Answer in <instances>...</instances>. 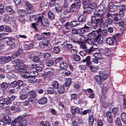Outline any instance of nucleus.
Here are the masks:
<instances>
[{
    "label": "nucleus",
    "mask_w": 126,
    "mask_h": 126,
    "mask_svg": "<svg viewBox=\"0 0 126 126\" xmlns=\"http://www.w3.org/2000/svg\"><path fill=\"white\" fill-rule=\"evenodd\" d=\"M79 24V21H74L70 23V25L71 27H75L78 26Z\"/></svg>",
    "instance_id": "obj_24"
},
{
    "label": "nucleus",
    "mask_w": 126,
    "mask_h": 126,
    "mask_svg": "<svg viewBox=\"0 0 126 126\" xmlns=\"http://www.w3.org/2000/svg\"><path fill=\"white\" fill-rule=\"evenodd\" d=\"M96 49V48L94 47L93 46L90 47L89 49L86 50L87 53L92 54L93 52V51H94V50Z\"/></svg>",
    "instance_id": "obj_32"
},
{
    "label": "nucleus",
    "mask_w": 126,
    "mask_h": 126,
    "mask_svg": "<svg viewBox=\"0 0 126 126\" xmlns=\"http://www.w3.org/2000/svg\"><path fill=\"white\" fill-rule=\"evenodd\" d=\"M101 10H101V12H104L106 9V6L104 4H101Z\"/></svg>",
    "instance_id": "obj_61"
},
{
    "label": "nucleus",
    "mask_w": 126,
    "mask_h": 126,
    "mask_svg": "<svg viewBox=\"0 0 126 126\" xmlns=\"http://www.w3.org/2000/svg\"><path fill=\"white\" fill-rule=\"evenodd\" d=\"M40 55L43 56V57L45 59H48L51 56V54L47 52L45 53H42L40 52Z\"/></svg>",
    "instance_id": "obj_19"
},
{
    "label": "nucleus",
    "mask_w": 126,
    "mask_h": 126,
    "mask_svg": "<svg viewBox=\"0 0 126 126\" xmlns=\"http://www.w3.org/2000/svg\"><path fill=\"white\" fill-rule=\"evenodd\" d=\"M85 42L90 45L96 46L95 44H94L95 41L93 39H87L85 41Z\"/></svg>",
    "instance_id": "obj_17"
},
{
    "label": "nucleus",
    "mask_w": 126,
    "mask_h": 126,
    "mask_svg": "<svg viewBox=\"0 0 126 126\" xmlns=\"http://www.w3.org/2000/svg\"><path fill=\"white\" fill-rule=\"evenodd\" d=\"M27 124V121L24 120L20 122L19 126H26Z\"/></svg>",
    "instance_id": "obj_56"
},
{
    "label": "nucleus",
    "mask_w": 126,
    "mask_h": 126,
    "mask_svg": "<svg viewBox=\"0 0 126 126\" xmlns=\"http://www.w3.org/2000/svg\"><path fill=\"white\" fill-rule=\"evenodd\" d=\"M8 86V85L6 82H3L1 85V88L2 90H4L7 88Z\"/></svg>",
    "instance_id": "obj_44"
},
{
    "label": "nucleus",
    "mask_w": 126,
    "mask_h": 126,
    "mask_svg": "<svg viewBox=\"0 0 126 126\" xmlns=\"http://www.w3.org/2000/svg\"><path fill=\"white\" fill-rule=\"evenodd\" d=\"M66 85L63 84L62 86L60 87L58 89V91L60 94H63L65 92V89L67 88L66 86Z\"/></svg>",
    "instance_id": "obj_14"
},
{
    "label": "nucleus",
    "mask_w": 126,
    "mask_h": 126,
    "mask_svg": "<svg viewBox=\"0 0 126 126\" xmlns=\"http://www.w3.org/2000/svg\"><path fill=\"white\" fill-rule=\"evenodd\" d=\"M30 74L31 76L32 77L36 76L38 75V73L36 71H32L31 72Z\"/></svg>",
    "instance_id": "obj_62"
},
{
    "label": "nucleus",
    "mask_w": 126,
    "mask_h": 126,
    "mask_svg": "<svg viewBox=\"0 0 126 126\" xmlns=\"http://www.w3.org/2000/svg\"><path fill=\"white\" fill-rule=\"evenodd\" d=\"M121 118L122 122L125 124H126V113L123 112L121 114Z\"/></svg>",
    "instance_id": "obj_16"
},
{
    "label": "nucleus",
    "mask_w": 126,
    "mask_h": 126,
    "mask_svg": "<svg viewBox=\"0 0 126 126\" xmlns=\"http://www.w3.org/2000/svg\"><path fill=\"white\" fill-rule=\"evenodd\" d=\"M6 9L9 14L12 15L14 13V11L9 6H7Z\"/></svg>",
    "instance_id": "obj_22"
},
{
    "label": "nucleus",
    "mask_w": 126,
    "mask_h": 126,
    "mask_svg": "<svg viewBox=\"0 0 126 126\" xmlns=\"http://www.w3.org/2000/svg\"><path fill=\"white\" fill-rule=\"evenodd\" d=\"M98 73V75L95 76V78L97 84L99 85H101L103 81L106 80L108 79V76L103 71H99Z\"/></svg>",
    "instance_id": "obj_1"
},
{
    "label": "nucleus",
    "mask_w": 126,
    "mask_h": 126,
    "mask_svg": "<svg viewBox=\"0 0 126 126\" xmlns=\"http://www.w3.org/2000/svg\"><path fill=\"white\" fill-rule=\"evenodd\" d=\"M96 41L99 44H101L103 42V38L100 33L97 35L96 37Z\"/></svg>",
    "instance_id": "obj_10"
},
{
    "label": "nucleus",
    "mask_w": 126,
    "mask_h": 126,
    "mask_svg": "<svg viewBox=\"0 0 126 126\" xmlns=\"http://www.w3.org/2000/svg\"><path fill=\"white\" fill-rule=\"evenodd\" d=\"M54 63V62L52 60H47L46 63V65L48 66H50L53 65Z\"/></svg>",
    "instance_id": "obj_41"
},
{
    "label": "nucleus",
    "mask_w": 126,
    "mask_h": 126,
    "mask_svg": "<svg viewBox=\"0 0 126 126\" xmlns=\"http://www.w3.org/2000/svg\"><path fill=\"white\" fill-rule=\"evenodd\" d=\"M40 126H50V123L48 122H46L44 123L43 121L40 123Z\"/></svg>",
    "instance_id": "obj_45"
},
{
    "label": "nucleus",
    "mask_w": 126,
    "mask_h": 126,
    "mask_svg": "<svg viewBox=\"0 0 126 126\" xmlns=\"http://www.w3.org/2000/svg\"><path fill=\"white\" fill-rule=\"evenodd\" d=\"M4 30L5 32H11L12 31L11 28L8 26H6L5 27Z\"/></svg>",
    "instance_id": "obj_64"
},
{
    "label": "nucleus",
    "mask_w": 126,
    "mask_h": 126,
    "mask_svg": "<svg viewBox=\"0 0 126 126\" xmlns=\"http://www.w3.org/2000/svg\"><path fill=\"white\" fill-rule=\"evenodd\" d=\"M52 85L54 88L57 89L59 87V84L58 82L55 81H54L52 83Z\"/></svg>",
    "instance_id": "obj_50"
},
{
    "label": "nucleus",
    "mask_w": 126,
    "mask_h": 126,
    "mask_svg": "<svg viewBox=\"0 0 126 126\" xmlns=\"http://www.w3.org/2000/svg\"><path fill=\"white\" fill-rule=\"evenodd\" d=\"M94 16H95L96 17H97L99 18L103 19L104 18V15L102 13H100L99 12L97 11H95L94 14Z\"/></svg>",
    "instance_id": "obj_12"
},
{
    "label": "nucleus",
    "mask_w": 126,
    "mask_h": 126,
    "mask_svg": "<svg viewBox=\"0 0 126 126\" xmlns=\"http://www.w3.org/2000/svg\"><path fill=\"white\" fill-rule=\"evenodd\" d=\"M10 99V98L9 97L5 98V103L6 105H9L12 103Z\"/></svg>",
    "instance_id": "obj_37"
},
{
    "label": "nucleus",
    "mask_w": 126,
    "mask_h": 126,
    "mask_svg": "<svg viewBox=\"0 0 126 126\" xmlns=\"http://www.w3.org/2000/svg\"><path fill=\"white\" fill-rule=\"evenodd\" d=\"M17 85V82L16 81H14L11 83L10 85L11 87L13 88L15 87Z\"/></svg>",
    "instance_id": "obj_63"
},
{
    "label": "nucleus",
    "mask_w": 126,
    "mask_h": 126,
    "mask_svg": "<svg viewBox=\"0 0 126 126\" xmlns=\"http://www.w3.org/2000/svg\"><path fill=\"white\" fill-rule=\"evenodd\" d=\"M71 82V79L70 78H68L66 79V82L65 83L63 84L66 85V86L67 87V89L68 87L70 85Z\"/></svg>",
    "instance_id": "obj_31"
},
{
    "label": "nucleus",
    "mask_w": 126,
    "mask_h": 126,
    "mask_svg": "<svg viewBox=\"0 0 126 126\" xmlns=\"http://www.w3.org/2000/svg\"><path fill=\"white\" fill-rule=\"evenodd\" d=\"M3 21L5 22H7L9 20L10 18L7 15H3Z\"/></svg>",
    "instance_id": "obj_55"
},
{
    "label": "nucleus",
    "mask_w": 126,
    "mask_h": 126,
    "mask_svg": "<svg viewBox=\"0 0 126 126\" xmlns=\"http://www.w3.org/2000/svg\"><path fill=\"white\" fill-rule=\"evenodd\" d=\"M11 59V58L10 56L2 57L0 58V60L2 63H6L9 62Z\"/></svg>",
    "instance_id": "obj_9"
},
{
    "label": "nucleus",
    "mask_w": 126,
    "mask_h": 126,
    "mask_svg": "<svg viewBox=\"0 0 126 126\" xmlns=\"http://www.w3.org/2000/svg\"><path fill=\"white\" fill-rule=\"evenodd\" d=\"M103 23V19L95 18L91 20L92 27L94 29H96L97 27V25L100 23V26H101V25Z\"/></svg>",
    "instance_id": "obj_3"
},
{
    "label": "nucleus",
    "mask_w": 126,
    "mask_h": 126,
    "mask_svg": "<svg viewBox=\"0 0 126 126\" xmlns=\"http://www.w3.org/2000/svg\"><path fill=\"white\" fill-rule=\"evenodd\" d=\"M66 18H65L61 17L60 19V21L63 25H65L66 22Z\"/></svg>",
    "instance_id": "obj_49"
},
{
    "label": "nucleus",
    "mask_w": 126,
    "mask_h": 126,
    "mask_svg": "<svg viewBox=\"0 0 126 126\" xmlns=\"http://www.w3.org/2000/svg\"><path fill=\"white\" fill-rule=\"evenodd\" d=\"M60 51V48L58 47H55L53 48V52L55 53L58 54L59 53Z\"/></svg>",
    "instance_id": "obj_36"
},
{
    "label": "nucleus",
    "mask_w": 126,
    "mask_h": 126,
    "mask_svg": "<svg viewBox=\"0 0 126 126\" xmlns=\"http://www.w3.org/2000/svg\"><path fill=\"white\" fill-rule=\"evenodd\" d=\"M48 15L49 19L50 20H53L54 19V15L51 11H49L48 12Z\"/></svg>",
    "instance_id": "obj_40"
},
{
    "label": "nucleus",
    "mask_w": 126,
    "mask_h": 126,
    "mask_svg": "<svg viewBox=\"0 0 126 126\" xmlns=\"http://www.w3.org/2000/svg\"><path fill=\"white\" fill-rule=\"evenodd\" d=\"M89 69H90L91 71L93 72H95L96 71V70L98 69V66H92L90 65H88Z\"/></svg>",
    "instance_id": "obj_27"
},
{
    "label": "nucleus",
    "mask_w": 126,
    "mask_h": 126,
    "mask_svg": "<svg viewBox=\"0 0 126 126\" xmlns=\"http://www.w3.org/2000/svg\"><path fill=\"white\" fill-rule=\"evenodd\" d=\"M3 118L4 121L5 122V123L6 124L10 125L11 123V120L9 118V117L8 116H3Z\"/></svg>",
    "instance_id": "obj_18"
},
{
    "label": "nucleus",
    "mask_w": 126,
    "mask_h": 126,
    "mask_svg": "<svg viewBox=\"0 0 126 126\" xmlns=\"http://www.w3.org/2000/svg\"><path fill=\"white\" fill-rule=\"evenodd\" d=\"M118 112V109L117 107H114L112 109V112L113 115H117Z\"/></svg>",
    "instance_id": "obj_48"
},
{
    "label": "nucleus",
    "mask_w": 126,
    "mask_h": 126,
    "mask_svg": "<svg viewBox=\"0 0 126 126\" xmlns=\"http://www.w3.org/2000/svg\"><path fill=\"white\" fill-rule=\"evenodd\" d=\"M103 102V106L105 108H107L109 106L111 105L112 104V103L110 102V100L106 102V101Z\"/></svg>",
    "instance_id": "obj_35"
},
{
    "label": "nucleus",
    "mask_w": 126,
    "mask_h": 126,
    "mask_svg": "<svg viewBox=\"0 0 126 126\" xmlns=\"http://www.w3.org/2000/svg\"><path fill=\"white\" fill-rule=\"evenodd\" d=\"M12 63L15 66V68L17 69L21 65H23V63L22 61L19 59H16L12 62Z\"/></svg>",
    "instance_id": "obj_4"
},
{
    "label": "nucleus",
    "mask_w": 126,
    "mask_h": 126,
    "mask_svg": "<svg viewBox=\"0 0 126 126\" xmlns=\"http://www.w3.org/2000/svg\"><path fill=\"white\" fill-rule=\"evenodd\" d=\"M114 38L109 37L106 39L107 43L109 45H111L114 44Z\"/></svg>",
    "instance_id": "obj_11"
},
{
    "label": "nucleus",
    "mask_w": 126,
    "mask_h": 126,
    "mask_svg": "<svg viewBox=\"0 0 126 126\" xmlns=\"http://www.w3.org/2000/svg\"><path fill=\"white\" fill-rule=\"evenodd\" d=\"M72 44H67L65 46V48L66 50L70 51L73 48Z\"/></svg>",
    "instance_id": "obj_28"
},
{
    "label": "nucleus",
    "mask_w": 126,
    "mask_h": 126,
    "mask_svg": "<svg viewBox=\"0 0 126 126\" xmlns=\"http://www.w3.org/2000/svg\"><path fill=\"white\" fill-rule=\"evenodd\" d=\"M25 3L27 7V11L28 14L32 13L34 11V9L32 5L29 3L28 2L26 1Z\"/></svg>",
    "instance_id": "obj_5"
},
{
    "label": "nucleus",
    "mask_w": 126,
    "mask_h": 126,
    "mask_svg": "<svg viewBox=\"0 0 126 126\" xmlns=\"http://www.w3.org/2000/svg\"><path fill=\"white\" fill-rule=\"evenodd\" d=\"M96 6V2L92 3L90 4L88 6V7L84 6V8L86 7V8H90L91 9H93Z\"/></svg>",
    "instance_id": "obj_26"
},
{
    "label": "nucleus",
    "mask_w": 126,
    "mask_h": 126,
    "mask_svg": "<svg viewBox=\"0 0 126 126\" xmlns=\"http://www.w3.org/2000/svg\"><path fill=\"white\" fill-rule=\"evenodd\" d=\"M71 111L72 114H74L76 113H79V109L78 107L72 108Z\"/></svg>",
    "instance_id": "obj_23"
},
{
    "label": "nucleus",
    "mask_w": 126,
    "mask_h": 126,
    "mask_svg": "<svg viewBox=\"0 0 126 126\" xmlns=\"http://www.w3.org/2000/svg\"><path fill=\"white\" fill-rule=\"evenodd\" d=\"M90 29L89 27L85 25L81 29L79 30V31L80 32V33L83 34L84 32H87L89 31Z\"/></svg>",
    "instance_id": "obj_6"
},
{
    "label": "nucleus",
    "mask_w": 126,
    "mask_h": 126,
    "mask_svg": "<svg viewBox=\"0 0 126 126\" xmlns=\"http://www.w3.org/2000/svg\"><path fill=\"white\" fill-rule=\"evenodd\" d=\"M74 60L76 61H79L80 59V56L77 55H74L73 56Z\"/></svg>",
    "instance_id": "obj_54"
},
{
    "label": "nucleus",
    "mask_w": 126,
    "mask_h": 126,
    "mask_svg": "<svg viewBox=\"0 0 126 126\" xmlns=\"http://www.w3.org/2000/svg\"><path fill=\"white\" fill-rule=\"evenodd\" d=\"M39 17L38 18V20L37 21V22L36 23H33L31 25L32 27L33 28H34L35 30H36L37 28H39Z\"/></svg>",
    "instance_id": "obj_21"
},
{
    "label": "nucleus",
    "mask_w": 126,
    "mask_h": 126,
    "mask_svg": "<svg viewBox=\"0 0 126 126\" xmlns=\"http://www.w3.org/2000/svg\"><path fill=\"white\" fill-rule=\"evenodd\" d=\"M91 57L89 56H87L85 59V62H86L87 64L88 65H89L91 64L90 62V59Z\"/></svg>",
    "instance_id": "obj_53"
},
{
    "label": "nucleus",
    "mask_w": 126,
    "mask_h": 126,
    "mask_svg": "<svg viewBox=\"0 0 126 126\" xmlns=\"http://www.w3.org/2000/svg\"><path fill=\"white\" fill-rule=\"evenodd\" d=\"M108 88L106 87H103L102 89L101 92L102 94H105L107 91Z\"/></svg>",
    "instance_id": "obj_60"
},
{
    "label": "nucleus",
    "mask_w": 126,
    "mask_h": 126,
    "mask_svg": "<svg viewBox=\"0 0 126 126\" xmlns=\"http://www.w3.org/2000/svg\"><path fill=\"white\" fill-rule=\"evenodd\" d=\"M74 42L77 43L79 45H80V47L81 48L83 49H85L86 48V43H83L79 41H74Z\"/></svg>",
    "instance_id": "obj_20"
},
{
    "label": "nucleus",
    "mask_w": 126,
    "mask_h": 126,
    "mask_svg": "<svg viewBox=\"0 0 126 126\" xmlns=\"http://www.w3.org/2000/svg\"><path fill=\"white\" fill-rule=\"evenodd\" d=\"M16 69L18 71L19 73H25L27 71L26 69L24 68L23 65H21L18 68Z\"/></svg>",
    "instance_id": "obj_13"
},
{
    "label": "nucleus",
    "mask_w": 126,
    "mask_h": 126,
    "mask_svg": "<svg viewBox=\"0 0 126 126\" xmlns=\"http://www.w3.org/2000/svg\"><path fill=\"white\" fill-rule=\"evenodd\" d=\"M63 58L62 57H60L57 58L55 60V63H58L62 62L63 61Z\"/></svg>",
    "instance_id": "obj_58"
},
{
    "label": "nucleus",
    "mask_w": 126,
    "mask_h": 126,
    "mask_svg": "<svg viewBox=\"0 0 126 126\" xmlns=\"http://www.w3.org/2000/svg\"><path fill=\"white\" fill-rule=\"evenodd\" d=\"M50 111L51 114L55 116L57 115L58 114L56 110L53 108H51L50 109Z\"/></svg>",
    "instance_id": "obj_52"
},
{
    "label": "nucleus",
    "mask_w": 126,
    "mask_h": 126,
    "mask_svg": "<svg viewBox=\"0 0 126 126\" xmlns=\"http://www.w3.org/2000/svg\"><path fill=\"white\" fill-rule=\"evenodd\" d=\"M78 20L79 22H82L84 21L85 20V17L83 16H79Z\"/></svg>",
    "instance_id": "obj_46"
},
{
    "label": "nucleus",
    "mask_w": 126,
    "mask_h": 126,
    "mask_svg": "<svg viewBox=\"0 0 126 126\" xmlns=\"http://www.w3.org/2000/svg\"><path fill=\"white\" fill-rule=\"evenodd\" d=\"M6 34L5 33L0 34V40H2L3 39L7 38V37H6Z\"/></svg>",
    "instance_id": "obj_59"
},
{
    "label": "nucleus",
    "mask_w": 126,
    "mask_h": 126,
    "mask_svg": "<svg viewBox=\"0 0 126 126\" xmlns=\"http://www.w3.org/2000/svg\"><path fill=\"white\" fill-rule=\"evenodd\" d=\"M7 44L12 48L15 47L16 45L14 42L12 41H8L7 42Z\"/></svg>",
    "instance_id": "obj_34"
},
{
    "label": "nucleus",
    "mask_w": 126,
    "mask_h": 126,
    "mask_svg": "<svg viewBox=\"0 0 126 126\" xmlns=\"http://www.w3.org/2000/svg\"><path fill=\"white\" fill-rule=\"evenodd\" d=\"M18 13L19 14L22 16H24L26 14V11L23 9L19 10L18 11Z\"/></svg>",
    "instance_id": "obj_29"
},
{
    "label": "nucleus",
    "mask_w": 126,
    "mask_h": 126,
    "mask_svg": "<svg viewBox=\"0 0 126 126\" xmlns=\"http://www.w3.org/2000/svg\"><path fill=\"white\" fill-rule=\"evenodd\" d=\"M29 81L31 83H34L36 81L37 79L34 77H29L28 79Z\"/></svg>",
    "instance_id": "obj_30"
},
{
    "label": "nucleus",
    "mask_w": 126,
    "mask_h": 126,
    "mask_svg": "<svg viewBox=\"0 0 126 126\" xmlns=\"http://www.w3.org/2000/svg\"><path fill=\"white\" fill-rule=\"evenodd\" d=\"M89 126H92L94 122V119L92 116H89Z\"/></svg>",
    "instance_id": "obj_25"
},
{
    "label": "nucleus",
    "mask_w": 126,
    "mask_h": 126,
    "mask_svg": "<svg viewBox=\"0 0 126 126\" xmlns=\"http://www.w3.org/2000/svg\"><path fill=\"white\" fill-rule=\"evenodd\" d=\"M45 11H44L43 13H41L40 14L41 15H42L41 16H40V29L41 30H44L45 29V27L43 22L45 23L46 26L48 27L49 25V22L45 17Z\"/></svg>",
    "instance_id": "obj_2"
},
{
    "label": "nucleus",
    "mask_w": 126,
    "mask_h": 126,
    "mask_svg": "<svg viewBox=\"0 0 126 126\" xmlns=\"http://www.w3.org/2000/svg\"><path fill=\"white\" fill-rule=\"evenodd\" d=\"M29 94L31 98H34L36 96L35 91L33 90L30 91L29 93Z\"/></svg>",
    "instance_id": "obj_33"
},
{
    "label": "nucleus",
    "mask_w": 126,
    "mask_h": 126,
    "mask_svg": "<svg viewBox=\"0 0 126 126\" xmlns=\"http://www.w3.org/2000/svg\"><path fill=\"white\" fill-rule=\"evenodd\" d=\"M47 101L46 98L44 97L40 99V104H45Z\"/></svg>",
    "instance_id": "obj_39"
},
{
    "label": "nucleus",
    "mask_w": 126,
    "mask_h": 126,
    "mask_svg": "<svg viewBox=\"0 0 126 126\" xmlns=\"http://www.w3.org/2000/svg\"><path fill=\"white\" fill-rule=\"evenodd\" d=\"M104 51V53L105 54V55L107 56V55H109L110 54V51L109 49L107 48H105Z\"/></svg>",
    "instance_id": "obj_51"
},
{
    "label": "nucleus",
    "mask_w": 126,
    "mask_h": 126,
    "mask_svg": "<svg viewBox=\"0 0 126 126\" xmlns=\"http://www.w3.org/2000/svg\"><path fill=\"white\" fill-rule=\"evenodd\" d=\"M118 23L121 26L123 27V28H126V24H125V22L121 20H120L118 22Z\"/></svg>",
    "instance_id": "obj_42"
},
{
    "label": "nucleus",
    "mask_w": 126,
    "mask_h": 126,
    "mask_svg": "<svg viewBox=\"0 0 126 126\" xmlns=\"http://www.w3.org/2000/svg\"><path fill=\"white\" fill-rule=\"evenodd\" d=\"M41 40L42 41L40 42V45L41 44L45 45V46H47L48 44V41L46 38H44V37L43 36L42 37V38L40 37V41Z\"/></svg>",
    "instance_id": "obj_8"
},
{
    "label": "nucleus",
    "mask_w": 126,
    "mask_h": 126,
    "mask_svg": "<svg viewBox=\"0 0 126 126\" xmlns=\"http://www.w3.org/2000/svg\"><path fill=\"white\" fill-rule=\"evenodd\" d=\"M23 119V118L21 116H20L16 118L14 121L16 123H18L22 121Z\"/></svg>",
    "instance_id": "obj_47"
},
{
    "label": "nucleus",
    "mask_w": 126,
    "mask_h": 126,
    "mask_svg": "<svg viewBox=\"0 0 126 126\" xmlns=\"http://www.w3.org/2000/svg\"><path fill=\"white\" fill-rule=\"evenodd\" d=\"M56 2V0H50L49 2V5L50 7L54 6Z\"/></svg>",
    "instance_id": "obj_57"
},
{
    "label": "nucleus",
    "mask_w": 126,
    "mask_h": 126,
    "mask_svg": "<svg viewBox=\"0 0 126 126\" xmlns=\"http://www.w3.org/2000/svg\"><path fill=\"white\" fill-rule=\"evenodd\" d=\"M55 9L56 11L58 12H61L62 10V6L60 5H58L57 6H55Z\"/></svg>",
    "instance_id": "obj_38"
},
{
    "label": "nucleus",
    "mask_w": 126,
    "mask_h": 126,
    "mask_svg": "<svg viewBox=\"0 0 126 126\" xmlns=\"http://www.w3.org/2000/svg\"><path fill=\"white\" fill-rule=\"evenodd\" d=\"M117 6L114 4H112L108 8L110 12H113L115 11L117 9Z\"/></svg>",
    "instance_id": "obj_15"
},
{
    "label": "nucleus",
    "mask_w": 126,
    "mask_h": 126,
    "mask_svg": "<svg viewBox=\"0 0 126 126\" xmlns=\"http://www.w3.org/2000/svg\"><path fill=\"white\" fill-rule=\"evenodd\" d=\"M68 66L67 62L64 60L61 62L60 63V69L63 70L66 69Z\"/></svg>",
    "instance_id": "obj_7"
},
{
    "label": "nucleus",
    "mask_w": 126,
    "mask_h": 126,
    "mask_svg": "<svg viewBox=\"0 0 126 126\" xmlns=\"http://www.w3.org/2000/svg\"><path fill=\"white\" fill-rule=\"evenodd\" d=\"M101 31V29H99L98 30H96L95 31L92 32L93 34V37L97 35L98 34H99V32Z\"/></svg>",
    "instance_id": "obj_43"
}]
</instances>
